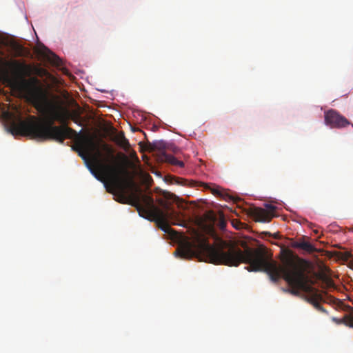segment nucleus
<instances>
[{"label": "nucleus", "mask_w": 353, "mask_h": 353, "mask_svg": "<svg viewBox=\"0 0 353 353\" xmlns=\"http://www.w3.org/2000/svg\"><path fill=\"white\" fill-rule=\"evenodd\" d=\"M342 256H341V259L343 260V261H348V263L350 262V261L353 259V256L351 255L350 253L349 252H344V253H342L341 254Z\"/></svg>", "instance_id": "obj_16"}, {"label": "nucleus", "mask_w": 353, "mask_h": 353, "mask_svg": "<svg viewBox=\"0 0 353 353\" xmlns=\"http://www.w3.org/2000/svg\"><path fill=\"white\" fill-rule=\"evenodd\" d=\"M70 112L57 104H50L47 110V119L40 120L30 116L26 120L12 123L10 132L13 135L29 136L41 140L52 139L63 143L65 139L79 137L77 148H73L83 159L91 173L101 181L108 180L121 194L133 188L135 183L125 166L110 163L114 161V149L97 137L86 133L79 134L68 126Z\"/></svg>", "instance_id": "obj_2"}, {"label": "nucleus", "mask_w": 353, "mask_h": 353, "mask_svg": "<svg viewBox=\"0 0 353 353\" xmlns=\"http://www.w3.org/2000/svg\"><path fill=\"white\" fill-rule=\"evenodd\" d=\"M332 319L334 321H336L337 323H344L347 326L353 327V316L352 315H345L341 319H337L336 318H333Z\"/></svg>", "instance_id": "obj_12"}, {"label": "nucleus", "mask_w": 353, "mask_h": 353, "mask_svg": "<svg viewBox=\"0 0 353 353\" xmlns=\"http://www.w3.org/2000/svg\"><path fill=\"white\" fill-rule=\"evenodd\" d=\"M349 267L353 270V258L349 262Z\"/></svg>", "instance_id": "obj_20"}, {"label": "nucleus", "mask_w": 353, "mask_h": 353, "mask_svg": "<svg viewBox=\"0 0 353 353\" xmlns=\"http://www.w3.org/2000/svg\"><path fill=\"white\" fill-rule=\"evenodd\" d=\"M10 84L13 90L26 94L36 103H41L45 99L44 90L37 77H32L29 80L14 79Z\"/></svg>", "instance_id": "obj_4"}, {"label": "nucleus", "mask_w": 353, "mask_h": 353, "mask_svg": "<svg viewBox=\"0 0 353 353\" xmlns=\"http://www.w3.org/2000/svg\"><path fill=\"white\" fill-rule=\"evenodd\" d=\"M266 209L261 208H254L251 210L250 215L255 219L256 221L260 222H270L274 216V212L276 210V207L271 204L265 205Z\"/></svg>", "instance_id": "obj_6"}, {"label": "nucleus", "mask_w": 353, "mask_h": 353, "mask_svg": "<svg viewBox=\"0 0 353 353\" xmlns=\"http://www.w3.org/2000/svg\"><path fill=\"white\" fill-rule=\"evenodd\" d=\"M17 48L19 50V54L20 55L21 54H22L23 47L20 45H17Z\"/></svg>", "instance_id": "obj_18"}, {"label": "nucleus", "mask_w": 353, "mask_h": 353, "mask_svg": "<svg viewBox=\"0 0 353 353\" xmlns=\"http://www.w3.org/2000/svg\"><path fill=\"white\" fill-rule=\"evenodd\" d=\"M14 65L17 71L20 73H26L28 70V67L24 63H20L17 61L14 63Z\"/></svg>", "instance_id": "obj_14"}, {"label": "nucleus", "mask_w": 353, "mask_h": 353, "mask_svg": "<svg viewBox=\"0 0 353 353\" xmlns=\"http://www.w3.org/2000/svg\"><path fill=\"white\" fill-rule=\"evenodd\" d=\"M154 146L159 150V160L162 162H166L173 165H177L180 168L184 167V163L178 160L172 154L165 152V143L164 142H159L154 143Z\"/></svg>", "instance_id": "obj_7"}, {"label": "nucleus", "mask_w": 353, "mask_h": 353, "mask_svg": "<svg viewBox=\"0 0 353 353\" xmlns=\"http://www.w3.org/2000/svg\"><path fill=\"white\" fill-rule=\"evenodd\" d=\"M325 125L332 128H343L350 125V122L338 111L334 109L328 110L324 112Z\"/></svg>", "instance_id": "obj_5"}, {"label": "nucleus", "mask_w": 353, "mask_h": 353, "mask_svg": "<svg viewBox=\"0 0 353 353\" xmlns=\"http://www.w3.org/2000/svg\"><path fill=\"white\" fill-rule=\"evenodd\" d=\"M203 185L205 186V188H209L210 189V187L207 184H203ZM210 190H211V192L214 194V195H216L219 197H222L223 199H224L225 200H228V199H231V196H230L226 192H224L223 190L221 189L219 187H216V188H210Z\"/></svg>", "instance_id": "obj_11"}, {"label": "nucleus", "mask_w": 353, "mask_h": 353, "mask_svg": "<svg viewBox=\"0 0 353 353\" xmlns=\"http://www.w3.org/2000/svg\"><path fill=\"white\" fill-rule=\"evenodd\" d=\"M177 183H181L183 185H185V183H186V181L185 179H178Z\"/></svg>", "instance_id": "obj_19"}, {"label": "nucleus", "mask_w": 353, "mask_h": 353, "mask_svg": "<svg viewBox=\"0 0 353 353\" xmlns=\"http://www.w3.org/2000/svg\"><path fill=\"white\" fill-rule=\"evenodd\" d=\"M118 144L122 147L123 149L127 150L130 147V143L128 140L125 137L123 132H121L119 135V141Z\"/></svg>", "instance_id": "obj_13"}, {"label": "nucleus", "mask_w": 353, "mask_h": 353, "mask_svg": "<svg viewBox=\"0 0 353 353\" xmlns=\"http://www.w3.org/2000/svg\"><path fill=\"white\" fill-rule=\"evenodd\" d=\"M210 219L214 223H216L221 230H223L226 226V221L223 212H219L218 214H214L210 215Z\"/></svg>", "instance_id": "obj_9"}, {"label": "nucleus", "mask_w": 353, "mask_h": 353, "mask_svg": "<svg viewBox=\"0 0 353 353\" xmlns=\"http://www.w3.org/2000/svg\"><path fill=\"white\" fill-rule=\"evenodd\" d=\"M69 119H72L75 123L78 124L79 125H82V123L80 121L81 117L77 113H70Z\"/></svg>", "instance_id": "obj_15"}, {"label": "nucleus", "mask_w": 353, "mask_h": 353, "mask_svg": "<svg viewBox=\"0 0 353 353\" xmlns=\"http://www.w3.org/2000/svg\"><path fill=\"white\" fill-rule=\"evenodd\" d=\"M177 150H178V148H174L173 149V151H174V152H176V151H177Z\"/></svg>", "instance_id": "obj_21"}, {"label": "nucleus", "mask_w": 353, "mask_h": 353, "mask_svg": "<svg viewBox=\"0 0 353 353\" xmlns=\"http://www.w3.org/2000/svg\"><path fill=\"white\" fill-rule=\"evenodd\" d=\"M43 57L52 65L59 66L61 65V59L55 54L50 52L48 49L45 48L44 52L42 53Z\"/></svg>", "instance_id": "obj_10"}, {"label": "nucleus", "mask_w": 353, "mask_h": 353, "mask_svg": "<svg viewBox=\"0 0 353 353\" xmlns=\"http://www.w3.org/2000/svg\"><path fill=\"white\" fill-rule=\"evenodd\" d=\"M292 246L294 248L301 249L307 253H313L317 251L312 244L305 241L303 239H300L298 241L292 242Z\"/></svg>", "instance_id": "obj_8"}, {"label": "nucleus", "mask_w": 353, "mask_h": 353, "mask_svg": "<svg viewBox=\"0 0 353 353\" xmlns=\"http://www.w3.org/2000/svg\"><path fill=\"white\" fill-rule=\"evenodd\" d=\"M133 205L137 208L139 214L150 221H155L158 227L172 238L177 237V232L169 225L166 214L154 203L151 196L142 195L141 197L134 196Z\"/></svg>", "instance_id": "obj_3"}, {"label": "nucleus", "mask_w": 353, "mask_h": 353, "mask_svg": "<svg viewBox=\"0 0 353 353\" xmlns=\"http://www.w3.org/2000/svg\"><path fill=\"white\" fill-rule=\"evenodd\" d=\"M242 250L230 241L219 239L215 245L203 241L196 252L195 245L189 240L181 243L175 254L182 259L197 257L200 261L228 266H239L241 263L248 264L246 269L250 272H265L272 281L278 282L283 278L290 285L286 291L294 296H300L303 292L307 294L304 298L318 311L327 314L321 305L323 301L319 290L314 288V281L308 275L312 269L311 263L300 258L290 250H282L281 262L279 265L268 255L265 248H252L242 245Z\"/></svg>", "instance_id": "obj_1"}, {"label": "nucleus", "mask_w": 353, "mask_h": 353, "mask_svg": "<svg viewBox=\"0 0 353 353\" xmlns=\"http://www.w3.org/2000/svg\"><path fill=\"white\" fill-rule=\"evenodd\" d=\"M121 157L125 165H128L130 163L128 158L125 154H121Z\"/></svg>", "instance_id": "obj_17"}]
</instances>
